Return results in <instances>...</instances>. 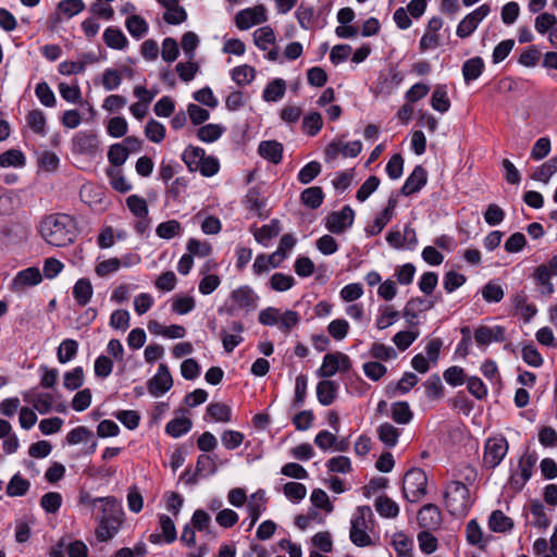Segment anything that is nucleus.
<instances>
[{"instance_id": "e433bc0d", "label": "nucleus", "mask_w": 557, "mask_h": 557, "mask_svg": "<svg viewBox=\"0 0 557 557\" xmlns=\"http://www.w3.org/2000/svg\"><path fill=\"white\" fill-rule=\"evenodd\" d=\"M207 414L215 422H230L232 420L231 407L224 403L209 404Z\"/></svg>"}, {"instance_id": "3c124183", "label": "nucleus", "mask_w": 557, "mask_h": 557, "mask_svg": "<svg viewBox=\"0 0 557 557\" xmlns=\"http://www.w3.org/2000/svg\"><path fill=\"white\" fill-rule=\"evenodd\" d=\"M224 132V127L219 124H206L197 131V137L203 143H213L218 140Z\"/></svg>"}, {"instance_id": "4be33fe9", "label": "nucleus", "mask_w": 557, "mask_h": 557, "mask_svg": "<svg viewBox=\"0 0 557 557\" xmlns=\"http://www.w3.org/2000/svg\"><path fill=\"white\" fill-rule=\"evenodd\" d=\"M258 153L273 164H278L283 159V145L276 140H263L258 146Z\"/></svg>"}, {"instance_id": "4d7b16f0", "label": "nucleus", "mask_w": 557, "mask_h": 557, "mask_svg": "<svg viewBox=\"0 0 557 557\" xmlns=\"http://www.w3.org/2000/svg\"><path fill=\"white\" fill-rule=\"evenodd\" d=\"M323 120L319 112H311L302 120V129L309 136H315L322 128Z\"/></svg>"}, {"instance_id": "6ab92c4d", "label": "nucleus", "mask_w": 557, "mask_h": 557, "mask_svg": "<svg viewBox=\"0 0 557 557\" xmlns=\"http://www.w3.org/2000/svg\"><path fill=\"white\" fill-rule=\"evenodd\" d=\"M231 300L236 307L250 311L257 307L258 296L251 287L244 285L231 293Z\"/></svg>"}, {"instance_id": "f704fd0d", "label": "nucleus", "mask_w": 557, "mask_h": 557, "mask_svg": "<svg viewBox=\"0 0 557 557\" xmlns=\"http://www.w3.org/2000/svg\"><path fill=\"white\" fill-rule=\"evenodd\" d=\"M301 202L310 208V209H317L319 208L324 199V194L321 187L313 186L306 188L301 195H300Z\"/></svg>"}, {"instance_id": "0e129e2a", "label": "nucleus", "mask_w": 557, "mask_h": 557, "mask_svg": "<svg viewBox=\"0 0 557 557\" xmlns=\"http://www.w3.org/2000/svg\"><path fill=\"white\" fill-rule=\"evenodd\" d=\"M284 495L292 502L298 503L307 495V488L302 483L288 482L283 487Z\"/></svg>"}, {"instance_id": "c9c22d12", "label": "nucleus", "mask_w": 557, "mask_h": 557, "mask_svg": "<svg viewBox=\"0 0 557 557\" xmlns=\"http://www.w3.org/2000/svg\"><path fill=\"white\" fill-rule=\"evenodd\" d=\"M26 121L27 125L37 135L45 136L47 134V120L45 113L41 110L35 109L29 111L26 115Z\"/></svg>"}, {"instance_id": "6e6552de", "label": "nucleus", "mask_w": 557, "mask_h": 557, "mask_svg": "<svg viewBox=\"0 0 557 557\" xmlns=\"http://www.w3.org/2000/svg\"><path fill=\"white\" fill-rule=\"evenodd\" d=\"M490 12L491 7L486 3L476 8L460 21L456 29V35L462 39L469 37Z\"/></svg>"}, {"instance_id": "052dcab7", "label": "nucleus", "mask_w": 557, "mask_h": 557, "mask_svg": "<svg viewBox=\"0 0 557 557\" xmlns=\"http://www.w3.org/2000/svg\"><path fill=\"white\" fill-rule=\"evenodd\" d=\"M380 178L375 175L369 176L357 190L356 198L358 201H366L380 186Z\"/></svg>"}, {"instance_id": "de8ad7c7", "label": "nucleus", "mask_w": 557, "mask_h": 557, "mask_svg": "<svg viewBox=\"0 0 557 557\" xmlns=\"http://www.w3.org/2000/svg\"><path fill=\"white\" fill-rule=\"evenodd\" d=\"M126 206L136 218H147L149 210L146 199L138 195H131L126 198Z\"/></svg>"}, {"instance_id": "2f4dec72", "label": "nucleus", "mask_w": 557, "mask_h": 557, "mask_svg": "<svg viewBox=\"0 0 557 557\" xmlns=\"http://www.w3.org/2000/svg\"><path fill=\"white\" fill-rule=\"evenodd\" d=\"M203 157V149L196 146H187L182 154V160L190 172H196Z\"/></svg>"}, {"instance_id": "79ce46f5", "label": "nucleus", "mask_w": 557, "mask_h": 557, "mask_svg": "<svg viewBox=\"0 0 557 557\" xmlns=\"http://www.w3.org/2000/svg\"><path fill=\"white\" fill-rule=\"evenodd\" d=\"M107 175L110 178V184L119 193L125 194L128 193L133 186L131 183L122 174L120 169H107Z\"/></svg>"}, {"instance_id": "dca6fc26", "label": "nucleus", "mask_w": 557, "mask_h": 557, "mask_svg": "<svg viewBox=\"0 0 557 557\" xmlns=\"http://www.w3.org/2000/svg\"><path fill=\"white\" fill-rule=\"evenodd\" d=\"M417 520L422 529L436 530L442 523V515L436 505L426 504L418 511Z\"/></svg>"}, {"instance_id": "39448f33", "label": "nucleus", "mask_w": 557, "mask_h": 557, "mask_svg": "<svg viewBox=\"0 0 557 557\" xmlns=\"http://www.w3.org/2000/svg\"><path fill=\"white\" fill-rule=\"evenodd\" d=\"M372 516V510L369 506H359L357 515L350 521V541L359 547L369 546L372 544L370 535L367 533L368 524L367 517Z\"/></svg>"}, {"instance_id": "49530a36", "label": "nucleus", "mask_w": 557, "mask_h": 557, "mask_svg": "<svg viewBox=\"0 0 557 557\" xmlns=\"http://www.w3.org/2000/svg\"><path fill=\"white\" fill-rule=\"evenodd\" d=\"M256 76V70L250 65H239L232 70L233 81L239 85L245 86L250 84Z\"/></svg>"}, {"instance_id": "58836bf2", "label": "nucleus", "mask_w": 557, "mask_h": 557, "mask_svg": "<svg viewBox=\"0 0 557 557\" xmlns=\"http://www.w3.org/2000/svg\"><path fill=\"white\" fill-rule=\"evenodd\" d=\"M392 545L397 553V557H413L412 541L403 532L394 534Z\"/></svg>"}, {"instance_id": "6e6d98bb", "label": "nucleus", "mask_w": 557, "mask_h": 557, "mask_svg": "<svg viewBox=\"0 0 557 557\" xmlns=\"http://www.w3.org/2000/svg\"><path fill=\"white\" fill-rule=\"evenodd\" d=\"M30 483L18 473L14 474L7 486L9 496H24L29 490Z\"/></svg>"}, {"instance_id": "f3484780", "label": "nucleus", "mask_w": 557, "mask_h": 557, "mask_svg": "<svg viewBox=\"0 0 557 557\" xmlns=\"http://www.w3.org/2000/svg\"><path fill=\"white\" fill-rule=\"evenodd\" d=\"M428 182V172L422 165H417L400 189L404 196H410L420 191Z\"/></svg>"}, {"instance_id": "9b49d317", "label": "nucleus", "mask_w": 557, "mask_h": 557, "mask_svg": "<svg viewBox=\"0 0 557 557\" xmlns=\"http://www.w3.org/2000/svg\"><path fill=\"white\" fill-rule=\"evenodd\" d=\"M268 20L267 10L263 5H256L239 11L235 16V24L239 29H248L255 25L264 23Z\"/></svg>"}, {"instance_id": "4468645a", "label": "nucleus", "mask_w": 557, "mask_h": 557, "mask_svg": "<svg viewBox=\"0 0 557 557\" xmlns=\"http://www.w3.org/2000/svg\"><path fill=\"white\" fill-rule=\"evenodd\" d=\"M42 281V275L38 268L30 267L17 272L13 278L10 289L14 293L22 292L25 287L38 285Z\"/></svg>"}, {"instance_id": "412c9836", "label": "nucleus", "mask_w": 557, "mask_h": 557, "mask_svg": "<svg viewBox=\"0 0 557 557\" xmlns=\"http://www.w3.org/2000/svg\"><path fill=\"white\" fill-rule=\"evenodd\" d=\"M24 400L34 406V408L41 414H46L51 411L53 405V396L49 393H35L28 391L24 395Z\"/></svg>"}, {"instance_id": "bb28decb", "label": "nucleus", "mask_w": 557, "mask_h": 557, "mask_svg": "<svg viewBox=\"0 0 557 557\" xmlns=\"http://www.w3.org/2000/svg\"><path fill=\"white\" fill-rule=\"evenodd\" d=\"M488 528L493 532L505 533L513 528V521L507 517L502 510L492 511L488 518Z\"/></svg>"}, {"instance_id": "ddd939ff", "label": "nucleus", "mask_w": 557, "mask_h": 557, "mask_svg": "<svg viewBox=\"0 0 557 557\" xmlns=\"http://www.w3.org/2000/svg\"><path fill=\"white\" fill-rule=\"evenodd\" d=\"M434 307L432 300H426L421 297L411 298L406 304L403 315L409 327L418 325V314L423 311L431 310Z\"/></svg>"}, {"instance_id": "a878e982", "label": "nucleus", "mask_w": 557, "mask_h": 557, "mask_svg": "<svg viewBox=\"0 0 557 557\" xmlns=\"http://www.w3.org/2000/svg\"><path fill=\"white\" fill-rule=\"evenodd\" d=\"M484 61L481 57H473L467 60L462 65V75L467 84L478 79L484 70Z\"/></svg>"}, {"instance_id": "5701e85b", "label": "nucleus", "mask_w": 557, "mask_h": 557, "mask_svg": "<svg viewBox=\"0 0 557 557\" xmlns=\"http://www.w3.org/2000/svg\"><path fill=\"white\" fill-rule=\"evenodd\" d=\"M338 384L331 380H322L317 384V398L323 406H330L337 397Z\"/></svg>"}, {"instance_id": "bf43d9fd", "label": "nucleus", "mask_w": 557, "mask_h": 557, "mask_svg": "<svg viewBox=\"0 0 557 557\" xmlns=\"http://www.w3.org/2000/svg\"><path fill=\"white\" fill-rule=\"evenodd\" d=\"M453 475L456 478V480H459L467 485L472 484L476 480L478 472L476 469L470 463H460L454 469Z\"/></svg>"}, {"instance_id": "774afa93", "label": "nucleus", "mask_w": 557, "mask_h": 557, "mask_svg": "<svg viewBox=\"0 0 557 557\" xmlns=\"http://www.w3.org/2000/svg\"><path fill=\"white\" fill-rule=\"evenodd\" d=\"M196 471L199 475H213L218 471V467L210 455L202 454L197 458Z\"/></svg>"}, {"instance_id": "c85d7f7f", "label": "nucleus", "mask_w": 557, "mask_h": 557, "mask_svg": "<svg viewBox=\"0 0 557 557\" xmlns=\"http://www.w3.org/2000/svg\"><path fill=\"white\" fill-rule=\"evenodd\" d=\"M285 91V81L282 78H275L265 86L262 98L267 102H276L284 97Z\"/></svg>"}, {"instance_id": "0eeeda50", "label": "nucleus", "mask_w": 557, "mask_h": 557, "mask_svg": "<svg viewBox=\"0 0 557 557\" xmlns=\"http://www.w3.org/2000/svg\"><path fill=\"white\" fill-rule=\"evenodd\" d=\"M351 368V361L350 358L341 352H331L326 354L323 357L322 364L320 369L318 370L317 374L320 377H332L335 375L338 371L347 372Z\"/></svg>"}, {"instance_id": "aec40b11", "label": "nucleus", "mask_w": 557, "mask_h": 557, "mask_svg": "<svg viewBox=\"0 0 557 557\" xmlns=\"http://www.w3.org/2000/svg\"><path fill=\"white\" fill-rule=\"evenodd\" d=\"M250 231L256 242L267 247L270 240L281 233V222L277 219H272L269 224L262 225L261 227L251 226Z\"/></svg>"}, {"instance_id": "7c9ffc66", "label": "nucleus", "mask_w": 557, "mask_h": 557, "mask_svg": "<svg viewBox=\"0 0 557 557\" xmlns=\"http://www.w3.org/2000/svg\"><path fill=\"white\" fill-rule=\"evenodd\" d=\"M125 26L128 33L136 39L143 38L148 33L147 22L137 14H132L125 21Z\"/></svg>"}, {"instance_id": "f8f14e48", "label": "nucleus", "mask_w": 557, "mask_h": 557, "mask_svg": "<svg viewBox=\"0 0 557 557\" xmlns=\"http://www.w3.org/2000/svg\"><path fill=\"white\" fill-rule=\"evenodd\" d=\"M173 385V379L166 364L161 363L156 375L148 382V391L158 397L166 393Z\"/></svg>"}, {"instance_id": "f03ea898", "label": "nucleus", "mask_w": 557, "mask_h": 557, "mask_svg": "<svg viewBox=\"0 0 557 557\" xmlns=\"http://www.w3.org/2000/svg\"><path fill=\"white\" fill-rule=\"evenodd\" d=\"M101 503V516L96 535L100 541H108L114 536L121 525V507L113 497H99L92 500V505Z\"/></svg>"}, {"instance_id": "423d86ee", "label": "nucleus", "mask_w": 557, "mask_h": 557, "mask_svg": "<svg viewBox=\"0 0 557 557\" xmlns=\"http://www.w3.org/2000/svg\"><path fill=\"white\" fill-rule=\"evenodd\" d=\"M508 453V442L505 437H491L485 442L483 467L495 469Z\"/></svg>"}, {"instance_id": "72a5a7b5", "label": "nucleus", "mask_w": 557, "mask_h": 557, "mask_svg": "<svg viewBox=\"0 0 557 557\" xmlns=\"http://www.w3.org/2000/svg\"><path fill=\"white\" fill-rule=\"evenodd\" d=\"M375 510L384 518H396L399 513L398 505L387 496H380L374 503Z\"/></svg>"}, {"instance_id": "09e8293b", "label": "nucleus", "mask_w": 557, "mask_h": 557, "mask_svg": "<svg viewBox=\"0 0 557 557\" xmlns=\"http://www.w3.org/2000/svg\"><path fill=\"white\" fill-rule=\"evenodd\" d=\"M377 434L380 441H382L388 447H394L398 442L399 431L388 422H385L379 426Z\"/></svg>"}, {"instance_id": "b1692460", "label": "nucleus", "mask_w": 557, "mask_h": 557, "mask_svg": "<svg viewBox=\"0 0 557 557\" xmlns=\"http://www.w3.org/2000/svg\"><path fill=\"white\" fill-rule=\"evenodd\" d=\"M553 275L554 274L549 271V268L546 264H541L535 268L532 276L536 284L542 287V295L550 296L554 293L555 288L552 283Z\"/></svg>"}, {"instance_id": "1a4fd4ad", "label": "nucleus", "mask_w": 557, "mask_h": 557, "mask_svg": "<svg viewBox=\"0 0 557 557\" xmlns=\"http://www.w3.org/2000/svg\"><path fill=\"white\" fill-rule=\"evenodd\" d=\"M354 219V210L349 206H345L342 210L331 212L326 216L325 226L331 233L341 234L352 225Z\"/></svg>"}, {"instance_id": "37998d69", "label": "nucleus", "mask_w": 557, "mask_h": 557, "mask_svg": "<svg viewBox=\"0 0 557 557\" xmlns=\"http://www.w3.org/2000/svg\"><path fill=\"white\" fill-rule=\"evenodd\" d=\"M296 284L294 276L281 272L274 273L269 280V286L275 292H286Z\"/></svg>"}, {"instance_id": "864d4df0", "label": "nucleus", "mask_w": 557, "mask_h": 557, "mask_svg": "<svg viewBox=\"0 0 557 557\" xmlns=\"http://www.w3.org/2000/svg\"><path fill=\"white\" fill-rule=\"evenodd\" d=\"M392 419L398 424H407L412 419L408 403L397 401L392 405Z\"/></svg>"}, {"instance_id": "a18cd8bd", "label": "nucleus", "mask_w": 557, "mask_h": 557, "mask_svg": "<svg viewBox=\"0 0 557 557\" xmlns=\"http://www.w3.org/2000/svg\"><path fill=\"white\" fill-rule=\"evenodd\" d=\"M253 41L261 50H267L270 45L275 42V34L271 26H263L255 30Z\"/></svg>"}, {"instance_id": "4c0bfd02", "label": "nucleus", "mask_w": 557, "mask_h": 557, "mask_svg": "<svg viewBox=\"0 0 557 557\" xmlns=\"http://www.w3.org/2000/svg\"><path fill=\"white\" fill-rule=\"evenodd\" d=\"M193 422L189 418H175L168 422L165 432L172 437H180L190 431Z\"/></svg>"}, {"instance_id": "e2e57ef3", "label": "nucleus", "mask_w": 557, "mask_h": 557, "mask_svg": "<svg viewBox=\"0 0 557 557\" xmlns=\"http://www.w3.org/2000/svg\"><path fill=\"white\" fill-rule=\"evenodd\" d=\"M128 158V153L122 144H113L110 146L108 151V160L114 166L119 169L125 163Z\"/></svg>"}, {"instance_id": "13d9d810", "label": "nucleus", "mask_w": 557, "mask_h": 557, "mask_svg": "<svg viewBox=\"0 0 557 557\" xmlns=\"http://www.w3.org/2000/svg\"><path fill=\"white\" fill-rule=\"evenodd\" d=\"M145 135L150 141L159 144L165 138V127L162 123L151 119L145 126Z\"/></svg>"}, {"instance_id": "a19ab883", "label": "nucleus", "mask_w": 557, "mask_h": 557, "mask_svg": "<svg viewBox=\"0 0 557 557\" xmlns=\"http://www.w3.org/2000/svg\"><path fill=\"white\" fill-rule=\"evenodd\" d=\"M431 106L434 110L445 113L450 108V100L448 98L445 86H437L431 97Z\"/></svg>"}, {"instance_id": "cd10ccee", "label": "nucleus", "mask_w": 557, "mask_h": 557, "mask_svg": "<svg viewBox=\"0 0 557 557\" xmlns=\"http://www.w3.org/2000/svg\"><path fill=\"white\" fill-rule=\"evenodd\" d=\"M92 286L88 278H79L73 287V297L81 307L86 306L92 296Z\"/></svg>"}, {"instance_id": "20e7f679", "label": "nucleus", "mask_w": 557, "mask_h": 557, "mask_svg": "<svg viewBox=\"0 0 557 557\" xmlns=\"http://www.w3.org/2000/svg\"><path fill=\"white\" fill-rule=\"evenodd\" d=\"M428 476L420 468L408 470L403 480V495L410 503L419 502L426 494Z\"/></svg>"}, {"instance_id": "69168bd1", "label": "nucleus", "mask_w": 557, "mask_h": 557, "mask_svg": "<svg viewBox=\"0 0 557 557\" xmlns=\"http://www.w3.org/2000/svg\"><path fill=\"white\" fill-rule=\"evenodd\" d=\"M466 536L467 541L471 545H478L479 547H484L483 543V532L476 520H470L466 525Z\"/></svg>"}, {"instance_id": "338daca9", "label": "nucleus", "mask_w": 557, "mask_h": 557, "mask_svg": "<svg viewBox=\"0 0 557 557\" xmlns=\"http://www.w3.org/2000/svg\"><path fill=\"white\" fill-rule=\"evenodd\" d=\"M466 281H467V277L463 274L451 270V271H448L445 273L444 280H443V286H444V289L450 294V293L455 292L457 288H459L460 286H462L466 283Z\"/></svg>"}, {"instance_id": "c756f323", "label": "nucleus", "mask_w": 557, "mask_h": 557, "mask_svg": "<svg viewBox=\"0 0 557 557\" xmlns=\"http://www.w3.org/2000/svg\"><path fill=\"white\" fill-rule=\"evenodd\" d=\"M512 304L527 323L530 322L537 312L535 305L528 302V298L523 292L513 296Z\"/></svg>"}, {"instance_id": "603ef678", "label": "nucleus", "mask_w": 557, "mask_h": 557, "mask_svg": "<svg viewBox=\"0 0 557 557\" xmlns=\"http://www.w3.org/2000/svg\"><path fill=\"white\" fill-rule=\"evenodd\" d=\"M399 313L392 306H382L376 318V327L385 330L398 320Z\"/></svg>"}, {"instance_id": "7ed1b4c3", "label": "nucleus", "mask_w": 557, "mask_h": 557, "mask_svg": "<svg viewBox=\"0 0 557 557\" xmlns=\"http://www.w3.org/2000/svg\"><path fill=\"white\" fill-rule=\"evenodd\" d=\"M444 500L446 509L455 517L466 516L471 507L469 488L466 483L459 480H453L447 483Z\"/></svg>"}, {"instance_id": "393cba45", "label": "nucleus", "mask_w": 557, "mask_h": 557, "mask_svg": "<svg viewBox=\"0 0 557 557\" xmlns=\"http://www.w3.org/2000/svg\"><path fill=\"white\" fill-rule=\"evenodd\" d=\"M102 38L104 44L111 49L123 50L128 45L126 36L119 27L110 26L106 28Z\"/></svg>"}, {"instance_id": "9d476101", "label": "nucleus", "mask_w": 557, "mask_h": 557, "mask_svg": "<svg viewBox=\"0 0 557 557\" xmlns=\"http://www.w3.org/2000/svg\"><path fill=\"white\" fill-rule=\"evenodd\" d=\"M362 150L360 140L343 143L342 140H333L325 148L326 161L335 160L339 154L344 158H355Z\"/></svg>"}, {"instance_id": "c03bdc74", "label": "nucleus", "mask_w": 557, "mask_h": 557, "mask_svg": "<svg viewBox=\"0 0 557 557\" xmlns=\"http://www.w3.org/2000/svg\"><path fill=\"white\" fill-rule=\"evenodd\" d=\"M182 231V225L177 220L162 222L156 228L157 235L163 239H172L175 236L181 235Z\"/></svg>"}, {"instance_id": "ea45409f", "label": "nucleus", "mask_w": 557, "mask_h": 557, "mask_svg": "<svg viewBox=\"0 0 557 557\" xmlns=\"http://www.w3.org/2000/svg\"><path fill=\"white\" fill-rule=\"evenodd\" d=\"M244 203L249 211L257 212L259 216H262L261 210L265 206V200L261 196L259 188H250L244 198Z\"/></svg>"}, {"instance_id": "2eb2a0df", "label": "nucleus", "mask_w": 557, "mask_h": 557, "mask_svg": "<svg viewBox=\"0 0 557 557\" xmlns=\"http://www.w3.org/2000/svg\"><path fill=\"white\" fill-rule=\"evenodd\" d=\"M73 149L81 154H96L99 149L97 135L92 132H78L73 137Z\"/></svg>"}, {"instance_id": "8fccbe9b", "label": "nucleus", "mask_w": 557, "mask_h": 557, "mask_svg": "<svg viewBox=\"0 0 557 557\" xmlns=\"http://www.w3.org/2000/svg\"><path fill=\"white\" fill-rule=\"evenodd\" d=\"M84 370L82 367H76L69 372L64 373L63 385L69 391H75L84 384Z\"/></svg>"}, {"instance_id": "a211bd4d", "label": "nucleus", "mask_w": 557, "mask_h": 557, "mask_svg": "<svg viewBox=\"0 0 557 557\" xmlns=\"http://www.w3.org/2000/svg\"><path fill=\"white\" fill-rule=\"evenodd\" d=\"M473 336L479 346H487L492 342L502 343L505 341V329L499 325L494 327L480 325L474 330Z\"/></svg>"}, {"instance_id": "473e14b6", "label": "nucleus", "mask_w": 557, "mask_h": 557, "mask_svg": "<svg viewBox=\"0 0 557 557\" xmlns=\"http://www.w3.org/2000/svg\"><path fill=\"white\" fill-rule=\"evenodd\" d=\"M78 351V343L75 339L66 338L61 342L57 350V358L60 363H66L74 359Z\"/></svg>"}, {"instance_id": "5fc2aeb1", "label": "nucleus", "mask_w": 557, "mask_h": 557, "mask_svg": "<svg viewBox=\"0 0 557 557\" xmlns=\"http://www.w3.org/2000/svg\"><path fill=\"white\" fill-rule=\"evenodd\" d=\"M25 164V156L22 151L16 149H10L0 154V166L1 168H20Z\"/></svg>"}, {"instance_id": "f257e3e1", "label": "nucleus", "mask_w": 557, "mask_h": 557, "mask_svg": "<svg viewBox=\"0 0 557 557\" xmlns=\"http://www.w3.org/2000/svg\"><path fill=\"white\" fill-rule=\"evenodd\" d=\"M39 233L47 244L65 247L76 238V220L65 213L49 214L41 220Z\"/></svg>"}, {"instance_id": "680f3d73", "label": "nucleus", "mask_w": 557, "mask_h": 557, "mask_svg": "<svg viewBox=\"0 0 557 557\" xmlns=\"http://www.w3.org/2000/svg\"><path fill=\"white\" fill-rule=\"evenodd\" d=\"M557 172V157L549 159L533 174L532 178L543 183H548L549 178Z\"/></svg>"}]
</instances>
